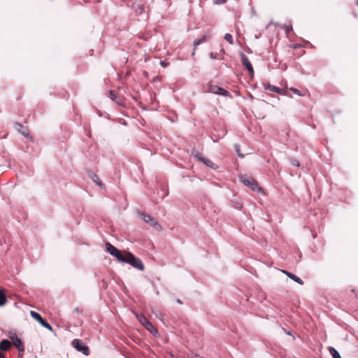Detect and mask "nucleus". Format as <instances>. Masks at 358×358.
I'll list each match as a JSON object with an SVG mask.
<instances>
[{"instance_id":"nucleus-5","label":"nucleus","mask_w":358,"mask_h":358,"mask_svg":"<svg viewBox=\"0 0 358 358\" xmlns=\"http://www.w3.org/2000/svg\"><path fill=\"white\" fill-rule=\"evenodd\" d=\"M72 346L76 349L77 351L83 352L85 355H90V348L81 340L74 339L72 341Z\"/></svg>"},{"instance_id":"nucleus-34","label":"nucleus","mask_w":358,"mask_h":358,"mask_svg":"<svg viewBox=\"0 0 358 358\" xmlns=\"http://www.w3.org/2000/svg\"><path fill=\"white\" fill-rule=\"evenodd\" d=\"M116 102H117V104H119V105H122V103H120L119 101H116Z\"/></svg>"},{"instance_id":"nucleus-31","label":"nucleus","mask_w":358,"mask_h":358,"mask_svg":"<svg viewBox=\"0 0 358 358\" xmlns=\"http://www.w3.org/2000/svg\"><path fill=\"white\" fill-rule=\"evenodd\" d=\"M176 301H177V303H179V304H182V301H181L180 299H178L176 300Z\"/></svg>"},{"instance_id":"nucleus-2","label":"nucleus","mask_w":358,"mask_h":358,"mask_svg":"<svg viewBox=\"0 0 358 358\" xmlns=\"http://www.w3.org/2000/svg\"><path fill=\"white\" fill-rule=\"evenodd\" d=\"M138 214L142 217L145 223L152 227L157 231H160L162 230V226L155 220L154 217H151L150 215L140 211L138 212Z\"/></svg>"},{"instance_id":"nucleus-4","label":"nucleus","mask_w":358,"mask_h":358,"mask_svg":"<svg viewBox=\"0 0 358 358\" xmlns=\"http://www.w3.org/2000/svg\"><path fill=\"white\" fill-rule=\"evenodd\" d=\"M136 318L138 322L151 334L155 335L157 332V329L154 327L152 324L142 314H136Z\"/></svg>"},{"instance_id":"nucleus-10","label":"nucleus","mask_w":358,"mask_h":358,"mask_svg":"<svg viewBox=\"0 0 358 358\" xmlns=\"http://www.w3.org/2000/svg\"><path fill=\"white\" fill-rule=\"evenodd\" d=\"M241 58L242 64L249 71L250 76H253V75H254L253 67H252L251 63L250 62L248 57L244 53L242 52L241 54Z\"/></svg>"},{"instance_id":"nucleus-28","label":"nucleus","mask_w":358,"mask_h":358,"mask_svg":"<svg viewBox=\"0 0 358 358\" xmlns=\"http://www.w3.org/2000/svg\"><path fill=\"white\" fill-rule=\"evenodd\" d=\"M168 195V193L167 192H165L163 194V195L162 196V199H163L165 196H166Z\"/></svg>"},{"instance_id":"nucleus-11","label":"nucleus","mask_w":358,"mask_h":358,"mask_svg":"<svg viewBox=\"0 0 358 358\" xmlns=\"http://www.w3.org/2000/svg\"><path fill=\"white\" fill-rule=\"evenodd\" d=\"M194 156L201 162H203L204 164H206L207 166L210 167L212 169H216L217 166L210 160L208 159H206L199 155V152H196Z\"/></svg>"},{"instance_id":"nucleus-35","label":"nucleus","mask_w":358,"mask_h":358,"mask_svg":"<svg viewBox=\"0 0 358 358\" xmlns=\"http://www.w3.org/2000/svg\"><path fill=\"white\" fill-rule=\"evenodd\" d=\"M356 3L358 6V0L356 1Z\"/></svg>"},{"instance_id":"nucleus-33","label":"nucleus","mask_w":358,"mask_h":358,"mask_svg":"<svg viewBox=\"0 0 358 358\" xmlns=\"http://www.w3.org/2000/svg\"><path fill=\"white\" fill-rule=\"evenodd\" d=\"M201 357H199V356L196 355V356H194V357H192V358H201Z\"/></svg>"},{"instance_id":"nucleus-27","label":"nucleus","mask_w":358,"mask_h":358,"mask_svg":"<svg viewBox=\"0 0 358 358\" xmlns=\"http://www.w3.org/2000/svg\"><path fill=\"white\" fill-rule=\"evenodd\" d=\"M160 64H161L162 66H166V65H167V64L165 62H164V61H161Z\"/></svg>"},{"instance_id":"nucleus-37","label":"nucleus","mask_w":358,"mask_h":358,"mask_svg":"<svg viewBox=\"0 0 358 358\" xmlns=\"http://www.w3.org/2000/svg\"><path fill=\"white\" fill-rule=\"evenodd\" d=\"M201 358H204V357H201Z\"/></svg>"},{"instance_id":"nucleus-12","label":"nucleus","mask_w":358,"mask_h":358,"mask_svg":"<svg viewBox=\"0 0 358 358\" xmlns=\"http://www.w3.org/2000/svg\"><path fill=\"white\" fill-rule=\"evenodd\" d=\"M283 273L286 274V275L287 277H289L290 279H292V280H294V282H297L298 284L299 285H303V281L299 278L298 277L297 275L287 271H285V270H282V271Z\"/></svg>"},{"instance_id":"nucleus-24","label":"nucleus","mask_w":358,"mask_h":358,"mask_svg":"<svg viewBox=\"0 0 358 358\" xmlns=\"http://www.w3.org/2000/svg\"><path fill=\"white\" fill-rule=\"evenodd\" d=\"M290 90L292 91L294 94H297V95H299L300 96H302L301 92L299 90H297L296 88L291 87Z\"/></svg>"},{"instance_id":"nucleus-8","label":"nucleus","mask_w":358,"mask_h":358,"mask_svg":"<svg viewBox=\"0 0 358 358\" xmlns=\"http://www.w3.org/2000/svg\"><path fill=\"white\" fill-rule=\"evenodd\" d=\"M207 90H208V92L213 93V94H220V95H222L224 96H229V92L227 90H226L224 88H222L217 85H212L210 83L208 84Z\"/></svg>"},{"instance_id":"nucleus-16","label":"nucleus","mask_w":358,"mask_h":358,"mask_svg":"<svg viewBox=\"0 0 358 358\" xmlns=\"http://www.w3.org/2000/svg\"><path fill=\"white\" fill-rule=\"evenodd\" d=\"M266 89L269 90L270 91H272V92H278L279 94H283L285 92L284 90L280 89V88H279L278 87H275L274 85H268L266 87Z\"/></svg>"},{"instance_id":"nucleus-30","label":"nucleus","mask_w":358,"mask_h":358,"mask_svg":"<svg viewBox=\"0 0 358 358\" xmlns=\"http://www.w3.org/2000/svg\"><path fill=\"white\" fill-rule=\"evenodd\" d=\"M0 358H6L5 355L0 352Z\"/></svg>"},{"instance_id":"nucleus-26","label":"nucleus","mask_w":358,"mask_h":358,"mask_svg":"<svg viewBox=\"0 0 358 358\" xmlns=\"http://www.w3.org/2000/svg\"><path fill=\"white\" fill-rule=\"evenodd\" d=\"M210 57L211 59H217V55H216L215 53L213 52H211L210 53Z\"/></svg>"},{"instance_id":"nucleus-7","label":"nucleus","mask_w":358,"mask_h":358,"mask_svg":"<svg viewBox=\"0 0 358 358\" xmlns=\"http://www.w3.org/2000/svg\"><path fill=\"white\" fill-rule=\"evenodd\" d=\"M30 315L41 326H43V327L46 328L50 331H52V326L45 319H43L38 313L31 310L30 312Z\"/></svg>"},{"instance_id":"nucleus-1","label":"nucleus","mask_w":358,"mask_h":358,"mask_svg":"<svg viewBox=\"0 0 358 358\" xmlns=\"http://www.w3.org/2000/svg\"><path fill=\"white\" fill-rule=\"evenodd\" d=\"M120 262L127 263L140 271H143L145 268L141 259L135 257L129 252H125L122 260Z\"/></svg>"},{"instance_id":"nucleus-21","label":"nucleus","mask_w":358,"mask_h":358,"mask_svg":"<svg viewBox=\"0 0 358 358\" xmlns=\"http://www.w3.org/2000/svg\"><path fill=\"white\" fill-rule=\"evenodd\" d=\"M109 96L113 101H115L117 98V94L115 91L110 90L109 92Z\"/></svg>"},{"instance_id":"nucleus-13","label":"nucleus","mask_w":358,"mask_h":358,"mask_svg":"<svg viewBox=\"0 0 358 358\" xmlns=\"http://www.w3.org/2000/svg\"><path fill=\"white\" fill-rule=\"evenodd\" d=\"M15 128L17 129V131L21 133L24 137L29 138V134L28 132V130L27 128H25L23 125L18 122L15 123Z\"/></svg>"},{"instance_id":"nucleus-3","label":"nucleus","mask_w":358,"mask_h":358,"mask_svg":"<svg viewBox=\"0 0 358 358\" xmlns=\"http://www.w3.org/2000/svg\"><path fill=\"white\" fill-rule=\"evenodd\" d=\"M241 181L244 185L250 187L253 191L260 192L262 191L261 187H259L258 182L250 177H241Z\"/></svg>"},{"instance_id":"nucleus-6","label":"nucleus","mask_w":358,"mask_h":358,"mask_svg":"<svg viewBox=\"0 0 358 358\" xmlns=\"http://www.w3.org/2000/svg\"><path fill=\"white\" fill-rule=\"evenodd\" d=\"M106 251L112 256L115 257L119 262L122 260V258L124 254H122L120 250H119L114 245L110 244V243H106Z\"/></svg>"},{"instance_id":"nucleus-17","label":"nucleus","mask_w":358,"mask_h":358,"mask_svg":"<svg viewBox=\"0 0 358 358\" xmlns=\"http://www.w3.org/2000/svg\"><path fill=\"white\" fill-rule=\"evenodd\" d=\"M7 302L6 294L2 289H0V306H4Z\"/></svg>"},{"instance_id":"nucleus-20","label":"nucleus","mask_w":358,"mask_h":358,"mask_svg":"<svg viewBox=\"0 0 358 358\" xmlns=\"http://www.w3.org/2000/svg\"><path fill=\"white\" fill-rule=\"evenodd\" d=\"M224 38L229 42L231 45L234 44L232 35L230 34H225Z\"/></svg>"},{"instance_id":"nucleus-25","label":"nucleus","mask_w":358,"mask_h":358,"mask_svg":"<svg viewBox=\"0 0 358 358\" xmlns=\"http://www.w3.org/2000/svg\"><path fill=\"white\" fill-rule=\"evenodd\" d=\"M285 30L287 34H288L291 31H292V25L285 26Z\"/></svg>"},{"instance_id":"nucleus-18","label":"nucleus","mask_w":358,"mask_h":358,"mask_svg":"<svg viewBox=\"0 0 358 358\" xmlns=\"http://www.w3.org/2000/svg\"><path fill=\"white\" fill-rule=\"evenodd\" d=\"M329 351L333 358H341L339 352L333 347L329 348Z\"/></svg>"},{"instance_id":"nucleus-19","label":"nucleus","mask_w":358,"mask_h":358,"mask_svg":"<svg viewBox=\"0 0 358 358\" xmlns=\"http://www.w3.org/2000/svg\"><path fill=\"white\" fill-rule=\"evenodd\" d=\"M92 180H94V182L97 185H99L100 187H103V184L101 182V181L99 180V177L96 174H93L92 176Z\"/></svg>"},{"instance_id":"nucleus-32","label":"nucleus","mask_w":358,"mask_h":358,"mask_svg":"<svg viewBox=\"0 0 358 358\" xmlns=\"http://www.w3.org/2000/svg\"><path fill=\"white\" fill-rule=\"evenodd\" d=\"M286 333H287V334H288V335H290V336L292 335V334H291V332H290V331H286Z\"/></svg>"},{"instance_id":"nucleus-9","label":"nucleus","mask_w":358,"mask_h":358,"mask_svg":"<svg viewBox=\"0 0 358 358\" xmlns=\"http://www.w3.org/2000/svg\"><path fill=\"white\" fill-rule=\"evenodd\" d=\"M9 338L11 340V344L13 343L20 352H24V346L21 340L14 333H10Z\"/></svg>"},{"instance_id":"nucleus-29","label":"nucleus","mask_w":358,"mask_h":358,"mask_svg":"<svg viewBox=\"0 0 358 358\" xmlns=\"http://www.w3.org/2000/svg\"><path fill=\"white\" fill-rule=\"evenodd\" d=\"M241 207H242V206L240 203H238V205H236V208L238 209H241Z\"/></svg>"},{"instance_id":"nucleus-36","label":"nucleus","mask_w":358,"mask_h":358,"mask_svg":"<svg viewBox=\"0 0 358 358\" xmlns=\"http://www.w3.org/2000/svg\"><path fill=\"white\" fill-rule=\"evenodd\" d=\"M19 358H22V355H20V357H19Z\"/></svg>"},{"instance_id":"nucleus-15","label":"nucleus","mask_w":358,"mask_h":358,"mask_svg":"<svg viewBox=\"0 0 358 358\" xmlns=\"http://www.w3.org/2000/svg\"><path fill=\"white\" fill-rule=\"evenodd\" d=\"M11 346V342L7 339H3L0 342V350L3 351L8 350Z\"/></svg>"},{"instance_id":"nucleus-23","label":"nucleus","mask_w":358,"mask_h":358,"mask_svg":"<svg viewBox=\"0 0 358 358\" xmlns=\"http://www.w3.org/2000/svg\"><path fill=\"white\" fill-rule=\"evenodd\" d=\"M235 149H236V151L238 155L240 157L243 158V155L240 152V146L238 145H235Z\"/></svg>"},{"instance_id":"nucleus-14","label":"nucleus","mask_w":358,"mask_h":358,"mask_svg":"<svg viewBox=\"0 0 358 358\" xmlns=\"http://www.w3.org/2000/svg\"><path fill=\"white\" fill-rule=\"evenodd\" d=\"M209 37H210V33L208 32V33L205 34L201 38L194 41V50L196 49V48L198 45H199L201 43L206 41L209 38Z\"/></svg>"},{"instance_id":"nucleus-22","label":"nucleus","mask_w":358,"mask_h":358,"mask_svg":"<svg viewBox=\"0 0 358 358\" xmlns=\"http://www.w3.org/2000/svg\"><path fill=\"white\" fill-rule=\"evenodd\" d=\"M290 163L293 166H300L299 162L297 159H290Z\"/></svg>"}]
</instances>
